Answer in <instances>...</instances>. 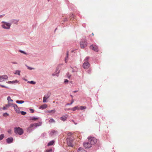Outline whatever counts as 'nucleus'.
<instances>
[{
	"mask_svg": "<svg viewBox=\"0 0 152 152\" xmlns=\"http://www.w3.org/2000/svg\"><path fill=\"white\" fill-rule=\"evenodd\" d=\"M1 27L3 28L9 29L10 28L11 24L5 21L1 22Z\"/></svg>",
	"mask_w": 152,
	"mask_h": 152,
	"instance_id": "f257e3e1",
	"label": "nucleus"
},
{
	"mask_svg": "<svg viewBox=\"0 0 152 152\" xmlns=\"http://www.w3.org/2000/svg\"><path fill=\"white\" fill-rule=\"evenodd\" d=\"M14 132L15 133L18 134L20 135H21L23 133V129L19 127H15L14 128Z\"/></svg>",
	"mask_w": 152,
	"mask_h": 152,
	"instance_id": "f03ea898",
	"label": "nucleus"
},
{
	"mask_svg": "<svg viewBox=\"0 0 152 152\" xmlns=\"http://www.w3.org/2000/svg\"><path fill=\"white\" fill-rule=\"evenodd\" d=\"M88 140V141L90 144H91V145H94L97 142V139L96 138L92 137H89Z\"/></svg>",
	"mask_w": 152,
	"mask_h": 152,
	"instance_id": "7ed1b4c3",
	"label": "nucleus"
},
{
	"mask_svg": "<svg viewBox=\"0 0 152 152\" xmlns=\"http://www.w3.org/2000/svg\"><path fill=\"white\" fill-rule=\"evenodd\" d=\"M87 42L86 41L83 40L80 42V47L82 48H83L87 46Z\"/></svg>",
	"mask_w": 152,
	"mask_h": 152,
	"instance_id": "20e7f679",
	"label": "nucleus"
},
{
	"mask_svg": "<svg viewBox=\"0 0 152 152\" xmlns=\"http://www.w3.org/2000/svg\"><path fill=\"white\" fill-rule=\"evenodd\" d=\"M90 49L94 50L95 52H97L99 51L98 47L96 45H92L90 46Z\"/></svg>",
	"mask_w": 152,
	"mask_h": 152,
	"instance_id": "39448f33",
	"label": "nucleus"
},
{
	"mask_svg": "<svg viewBox=\"0 0 152 152\" xmlns=\"http://www.w3.org/2000/svg\"><path fill=\"white\" fill-rule=\"evenodd\" d=\"M73 140L70 139L69 138H68L67 140V143L69 146L72 147L73 146Z\"/></svg>",
	"mask_w": 152,
	"mask_h": 152,
	"instance_id": "423d86ee",
	"label": "nucleus"
},
{
	"mask_svg": "<svg viewBox=\"0 0 152 152\" xmlns=\"http://www.w3.org/2000/svg\"><path fill=\"white\" fill-rule=\"evenodd\" d=\"M50 96V93L48 92L47 94L45 95L43 97V102H47V100L49 98Z\"/></svg>",
	"mask_w": 152,
	"mask_h": 152,
	"instance_id": "0eeeda50",
	"label": "nucleus"
},
{
	"mask_svg": "<svg viewBox=\"0 0 152 152\" xmlns=\"http://www.w3.org/2000/svg\"><path fill=\"white\" fill-rule=\"evenodd\" d=\"M89 63L88 61H85L83 65V67L85 69H87L89 67Z\"/></svg>",
	"mask_w": 152,
	"mask_h": 152,
	"instance_id": "6e6552de",
	"label": "nucleus"
},
{
	"mask_svg": "<svg viewBox=\"0 0 152 152\" xmlns=\"http://www.w3.org/2000/svg\"><path fill=\"white\" fill-rule=\"evenodd\" d=\"M8 77L6 75H3L0 76V82H2L4 80H7Z\"/></svg>",
	"mask_w": 152,
	"mask_h": 152,
	"instance_id": "1a4fd4ad",
	"label": "nucleus"
},
{
	"mask_svg": "<svg viewBox=\"0 0 152 152\" xmlns=\"http://www.w3.org/2000/svg\"><path fill=\"white\" fill-rule=\"evenodd\" d=\"M83 145L84 147L86 148H88L91 147V144H90L88 141V142L84 143Z\"/></svg>",
	"mask_w": 152,
	"mask_h": 152,
	"instance_id": "9d476101",
	"label": "nucleus"
},
{
	"mask_svg": "<svg viewBox=\"0 0 152 152\" xmlns=\"http://www.w3.org/2000/svg\"><path fill=\"white\" fill-rule=\"evenodd\" d=\"M12 103H8L7 104H6L5 106L3 107V110H5L7 109L8 108H9L10 106H12Z\"/></svg>",
	"mask_w": 152,
	"mask_h": 152,
	"instance_id": "9b49d317",
	"label": "nucleus"
},
{
	"mask_svg": "<svg viewBox=\"0 0 152 152\" xmlns=\"http://www.w3.org/2000/svg\"><path fill=\"white\" fill-rule=\"evenodd\" d=\"M13 140V139L12 137L8 138L6 140V141L8 143H10L12 142Z\"/></svg>",
	"mask_w": 152,
	"mask_h": 152,
	"instance_id": "f8f14e48",
	"label": "nucleus"
},
{
	"mask_svg": "<svg viewBox=\"0 0 152 152\" xmlns=\"http://www.w3.org/2000/svg\"><path fill=\"white\" fill-rule=\"evenodd\" d=\"M47 105L46 104H44L42 105L39 107V109H40L43 110L47 107Z\"/></svg>",
	"mask_w": 152,
	"mask_h": 152,
	"instance_id": "ddd939ff",
	"label": "nucleus"
},
{
	"mask_svg": "<svg viewBox=\"0 0 152 152\" xmlns=\"http://www.w3.org/2000/svg\"><path fill=\"white\" fill-rule=\"evenodd\" d=\"M67 117L68 115H66L61 117L60 118V119L63 121H65L66 120Z\"/></svg>",
	"mask_w": 152,
	"mask_h": 152,
	"instance_id": "4468645a",
	"label": "nucleus"
},
{
	"mask_svg": "<svg viewBox=\"0 0 152 152\" xmlns=\"http://www.w3.org/2000/svg\"><path fill=\"white\" fill-rule=\"evenodd\" d=\"M12 106L14 107L15 110L16 112L18 111V110H19L17 106V105L16 104L12 103Z\"/></svg>",
	"mask_w": 152,
	"mask_h": 152,
	"instance_id": "2eb2a0df",
	"label": "nucleus"
},
{
	"mask_svg": "<svg viewBox=\"0 0 152 152\" xmlns=\"http://www.w3.org/2000/svg\"><path fill=\"white\" fill-rule=\"evenodd\" d=\"M8 103H12L13 100L11 99L10 96H9L7 97Z\"/></svg>",
	"mask_w": 152,
	"mask_h": 152,
	"instance_id": "dca6fc26",
	"label": "nucleus"
},
{
	"mask_svg": "<svg viewBox=\"0 0 152 152\" xmlns=\"http://www.w3.org/2000/svg\"><path fill=\"white\" fill-rule=\"evenodd\" d=\"M78 152H87L83 148H80L78 150Z\"/></svg>",
	"mask_w": 152,
	"mask_h": 152,
	"instance_id": "f3484780",
	"label": "nucleus"
},
{
	"mask_svg": "<svg viewBox=\"0 0 152 152\" xmlns=\"http://www.w3.org/2000/svg\"><path fill=\"white\" fill-rule=\"evenodd\" d=\"M71 110L73 111H75L77 110H79V108L78 106H75L72 108Z\"/></svg>",
	"mask_w": 152,
	"mask_h": 152,
	"instance_id": "a211bd4d",
	"label": "nucleus"
},
{
	"mask_svg": "<svg viewBox=\"0 0 152 152\" xmlns=\"http://www.w3.org/2000/svg\"><path fill=\"white\" fill-rule=\"evenodd\" d=\"M56 111L55 110H48L47 111V113H54Z\"/></svg>",
	"mask_w": 152,
	"mask_h": 152,
	"instance_id": "6ab92c4d",
	"label": "nucleus"
},
{
	"mask_svg": "<svg viewBox=\"0 0 152 152\" xmlns=\"http://www.w3.org/2000/svg\"><path fill=\"white\" fill-rule=\"evenodd\" d=\"M68 56H69V52L68 51H67L66 53V57L65 58V61H66V63L67 60H68Z\"/></svg>",
	"mask_w": 152,
	"mask_h": 152,
	"instance_id": "aec40b11",
	"label": "nucleus"
},
{
	"mask_svg": "<svg viewBox=\"0 0 152 152\" xmlns=\"http://www.w3.org/2000/svg\"><path fill=\"white\" fill-rule=\"evenodd\" d=\"M54 143V141L53 140H52L50 142L48 143V146H50L53 145Z\"/></svg>",
	"mask_w": 152,
	"mask_h": 152,
	"instance_id": "412c9836",
	"label": "nucleus"
},
{
	"mask_svg": "<svg viewBox=\"0 0 152 152\" xmlns=\"http://www.w3.org/2000/svg\"><path fill=\"white\" fill-rule=\"evenodd\" d=\"M79 110H84V109H85L86 108V106H80V107H79Z\"/></svg>",
	"mask_w": 152,
	"mask_h": 152,
	"instance_id": "4be33fe9",
	"label": "nucleus"
},
{
	"mask_svg": "<svg viewBox=\"0 0 152 152\" xmlns=\"http://www.w3.org/2000/svg\"><path fill=\"white\" fill-rule=\"evenodd\" d=\"M39 119L38 118H35L34 117H30V119L33 121H36Z\"/></svg>",
	"mask_w": 152,
	"mask_h": 152,
	"instance_id": "5701e85b",
	"label": "nucleus"
},
{
	"mask_svg": "<svg viewBox=\"0 0 152 152\" xmlns=\"http://www.w3.org/2000/svg\"><path fill=\"white\" fill-rule=\"evenodd\" d=\"M16 102L18 104H22L24 102V101L22 100H17Z\"/></svg>",
	"mask_w": 152,
	"mask_h": 152,
	"instance_id": "b1692460",
	"label": "nucleus"
},
{
	"mask_svg": "<svg viewBox=\"0 0 152 152\" xmlns=\"http://www.w3.org/2000/svg\"><path fill=\"white\" fill-rule=\"evenodd\" d=\"M42 122H39L37 123H35L34 125L36 126V127L38 126H39L42 125Z\"/></svg>",
	"mask_w": 152,
	"mask_h": 152,
	"instance_id": "393cba45",
	"label": "nucleus"
},
{
	"mask_svg": "<svg viewBox=\"0 0 152 152\" xmlns=\"http://www.w3.org/2000/svg\"><path fill=\"white\" fill-rule=\"evenodd\" d=\"M20 71L19 70H16L15 71V72L14 73V74H17L18 75H20Z\"/></svg>",
	"mask_w": 152,
	"mask_h": 152,
	"instance_id": "a878e982",
	"label": "nucleus"
},
{
	"mask_svg": "<svg viewBox=\"0 0 152 152\" xmlns=\"http://www.w3.org/2000/svg\"><path fill=\"white\" fill-rule=\"evenodd\" d=\"M35 124V123L34 124H30L29 127V128H32V127H36V126L35 125H34Z\"/></svg>",
	"mask_w": 152,
	"mask_h": 152,
	"instance_id": "bb28decb",
	"label": "nucleus"
},
{
	"mask_svg": "<svg viewBox=\"0 0 152 152\" xmlns=\"http://www.w3.org/2000/svg\"><path fill=\"white\" fill-rule=\"evenodd\" d=\"M15 81L17 82V80H16L15 81H8V82H7V83L9 84L14 83H15Z\"/></svg>",
	"mask_w": 152,
	"mask_h": 152,
	"instance_id": "cd10ccee",
	"label": "nucleus"
},
{
	"mask_svg": "<svg viewBox=\"0 0 152 152\" xmlns=\"http://www.w3.org/2000/svg\"><path fill=\"white\" fill-rule=\"evenodd\" d=\"M49 122L50 123H53V122H55V121H54V120L53 119L51 118L49 121Z\"/></svg>",
	"mask_w": 152,
	"mask_h": 152,
	"instance_id": "c85d7f7f",
	"label": "nucleus"
},
{
	"mask_svg": "<svg viewBox=\"0 0 152 152\" xmlns=\"http://www.w3.org/2000/svg\"><path fill=\"white\" fill-rule=\"evenodd\" d=\"M4 137V135L3 134H1L0 135V140H2Z\"/></svg>",
	"mask_w": 152,
	"mask_h": 152,
	"instance_id": "c756f323",
	"label": "nucleus"
},
{
	"mask_svg": "<svg viewBox=\"0 0 152 152\" xmlns=\"http://www.w3.org/2000/svg\"><path fill=\"white\" fill-rule=\"evenodd\" d=\"M28 82L30 83L31 84H35L36 83L34 81H28Z\"/></svg>",
	"mask_w": 152,
	"mask_h": 152,
	"instance_id": "7c9ffc66",
	"label": "nucleus"
},
{
	"mask_svg": "<svg viewBox=\"0 0 152 152\" xmlns=\"http://www.w3.org/2000/svg\"><path fill=\"white\" fill-rule=\"evenodd\" d=\"M52 149L51 148L47 150L45 152H52Z\"/></svg>",
	"mask_w": 152,
	"mask_h": 152,
	"instance_id": "2f4dec72",
	"label": "nucleus"
},
{
	"mask_svg": "<svg viewBox=\"0 0 152 152\" xmlns=\"http://www.w3.org/2000/svg\"><path fill=\"white\" fill-rule=\"evenodd\" d=\"M71 15V18H70V19L72 20V18H74V15L73 14H70Z\"/></svg>",
	"mask_w": 152,
	"mask_h": 152,
	"instance_id": "473e14b6",
	"label": "nucleus"
},
{
	"mask_svg": "<svg viewBox=\"0 0 152 152\" xmlns=\"http://www.w3.org/2000/svg\"><path fill=\"white\" fill-rule=\"evenodd\" d=\"M21 114L23 115H25L26 114V112L22 111L21 112Z\"/></svg>",
	"mask_w": 152,
	"mask_h": 152,
	"instance_id": "72a5a7b5",
	"label": "nucleus"
},
{
	"mask_svg": "<svg viewBox=\"0 0 152 152\" xmlns=\"http://www.w3.org/2000/svg\"><path fill=\"white\" fill-rule=\"evenodd\" d=\"M3 115L4 116H5L6 115L8 116L9 114L7 113H3Z\"/></svg>",
	"mask_w": 152,
	"mask_h": 152,
	"instance_id": "f704fd0d",
	"label": "nucleus"
},
{
	"mask_svg": "<svg viewBox=\"0 0 152 152\" xmlns=\"http://www.w3.org/2000/svg\"><path fill=\"white\" fill-rule=\"evenodd\" d=\"M28 69L30 70L34 69V68L30 67L29 66H27Z\"/></svg>",
	"mask_w": 152,
	"mask_h": 152,
	"instance_id": "c9c22d12",
	"label": "nucleus"
},
{
	"mask_svg": "<svg viewBox=\"0 0 152 152\" xmlns=\"http://www.w3.org/2000/svg\"><path fill=\"white\" fill-rule=\"evenodd\" d=\"M0 86H1V87H2V88H8V87L6 86H4V85H0Z\"/></svg>",
	"mask_w": 152,
	"mask_h": 152,
	"instance_id": "e433bc0d",
	"label": "nucleus"
},
{
	"mask_svg": "<svg viewBox=\"0 0 152 152\" xmlns=\"http://www.w3.org/2000/svg\"><path fill=\"white\" fill-rule=\"evenodd\" d=\"M19 51V52H20L21 53H23L25 54H26V53L23 51L20 50Z\"/></svg>",
	"mask_w": 152,
	"mask_h": 152,
	"instance_id": "4c0bfd02",
	"label": "nucleus"
},
{
	"mask_svg": "<svg viewBox=\"0 0 152 152\" xmlns=\"http://www.w3.org/2000/svg\"><path fill=\"white\" fill-rule=\"evenodd\" d=\"M89 58V57H86L84 61H87L88 60Z\"/></svg>",
	"mask_w": 152,
	"mask_h": 152,
	"instance_id": "58836bf2",
	"label": "nucleus"
},
{
	"mask_svg": "<svg viewBox=\"0 0 152 152\" xmlns=\"http://www.w3.org/2000/svg\"><path fill=\"white\" fill-rule=\"evenodd\" d=\"M12 63L13 64H18V63L16 61H13L12 62Z\"/></svg>",
	"mask_w": 152,
	"mask_h": 152,
	"instance_id": "ea45409f",
	"label": "nucleus"
},
{
	"mask_svg": "<svg viewBox=\"0 0 152 152\" xmlns=\"http://www.w3.org/2000/svg\"><path fill=\"white\" fill-rule=\"evenodd\" d=\"M30 110L31 113H33L34 112V110L33 109H30Z\"/></svg>",
	"mask_w": 152,
	"mask_h": 152,
	"instance_id": "a19ab883",
	"label": "nucleus"
},
{
	"mask_svg": "<svg viewBox=\"0 0 152 152\" xmlns=\"http://www.w3.org/2000/svg\"><path fill=\"white\" fill-rule=\"evenodd\" d=\"M74 102V100L73 99H72V102H71V103H70V104H69V105H71V104H72Z\"/></svg>",
	"mask_w": 152,
	"mask_h": 152,
	"instance_id": "79ce46f5",
	"label": "nucleus"
},
{
	"mask_svg": "<svg viewBox=\"0 0 152 152\" xmlns=\"http://www.w3.org/2000/svg\"><path fill=\"white\" fill-rule=\"evenodd\" d=\"M68 80L67 79H65L64 81V83H66L68 82Z\"/></svg>",
	"mask_w": 152,
	"mask_h": 152,
	"instance_id": "37998d69",
	"label": "nucleus"
},
{
	"mask_svg": "<svg viewBox=\"0 0 152 152\" xmlns=\"http://www.w3.org/2000/svg\"><path fill=\"white\" fill-rule=\"evenodd\" d=\"M8 132L10 133V134H11V130H9L8 131Z\"/></svg>",
	"mask_w": 152,
	"mask_h": 152,
	"instance_id": "c03bdc74",
	"label": "nucleus"
},
{
	"mask_svg": "<svg viewBox=\"0 0 152 152\" xmlns=\"http://www.w3.org/2000/svg\"><path fill=\"white\" fill-rule=\"evenodd\" d=\"M55 132V131L54 130H53L51 132V133H52V134L54 133V132Z\"/></svg>",
	"mask_w": 152,
	"mask_h": 152,
	"instance_id": "a18cd8bd",
	"label": "nucleus"
},
{
	"mask_svg": "<svg viewBox=\"0 0 152 152\" xmlns=\"http://www.w3.org/2000/svg\"><path fill=\"white\" fill-rule=\"evenodd\" d=\"M52 75L53 76H55L56 75L57 76H58L57 74H53Z\"/></svg>",
	"mask_w": 152,
	"mask_h": 152,
	"instance_id": "49530a36",
	"label": "nucleus"
},
{
	"mask_svg": "<svg viewBox=\"0 0 152 152\" xmlns=\"http://www.w3.org/2000/svg\"><path fill=\"white\" fill-rule=\"evenodd\" d=\"M71 135V133H69L68 134V136H70Z\"/></svg>",
	"mask_w": 152,
	"mask_h": 152,
	"instance_id": "de8ad7c7",
	"label": "nucleus"
},
{
	"mask_svg": "<svg viewBox=\"0 0 152 152\" xmlns=\"http://www.w3.org/2000/svg\"><path fill=\"white\" fill-rule=\"evenodd\" d=\"M72 121L75 125L77 124V123H75L73 121Z\"/></svg>",
	"mask_w": 152,
	"mask_h": 152,
	"instance_id": "09e8293b",
	"label": "nucleus"
},
{
	"mask_svg": "<svg viewBox=\"0 0 152 152\" xmlns=\"http://www.w3.org/2000/svg\"><path fill=\"white\" fill-rule=\"evenodd\" d=\"M77 91H74V93H75V92H77Z\"/></svg>",
	"mask_w": 152,
	"mask_h": 152,
	"instance_id": "8fccbe9b",
	"label": "nucleus"
},
{
	"mask_svg": "<svg viewBox=\"0 0 152 152\" xmlns=\"http://www.w3.org/2000/svg\"><path fill=\"white\" fill-rule=\"evenodd\" d=\"M70 76H71V75L69 76H68V77L69 78H70Z\"/></svg>",
	"mask_w": 152,
	"mask_h": 152,
	"instance_id": "3c124183",
	"label": "nucleus"
},
{
	"mask_svg": "<svg viewBox=\"0 0 152 152\" xmlns=\"http://www.w3.org/2000/svg\"><path fill=\"white\" fill-rule=\"evenodd\" d=\"M92 35L93 36L94 35V34L93 33H92Z\"/></svg>",
	"mask_w": 152,
	"mask_h": 152,
	"instance_id": "603ef678",
	"label": "nucleus"
},
{
	"mask_svg": "<svg viewBox=\"0 0 152 152\" xmlns=\"http://www.w3.org/2000/svg\"><path fill=\"white\" fill-rule=\"evenodd\" d=\"M1 16H0V17Z\"/></svg>",
	"mask_w": 152,
	"mask_h": 152,
	"instance_id": "864d4df0",
	"label": "nucleus"
}]
</instances>
